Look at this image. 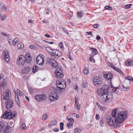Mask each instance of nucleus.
Returning a JSON list of instances; mask_svg holds the SVG:
<instances>
[{"label": "nucleus", "instance_id": "15", "mask_svg": "<svg viewBox=\"0 0 133 133\" xmlns=\"http://www.w3.org/2000/svg\"><path fill=\"white\" fill-rule=\"evenodd\" d=\"M129 82L127 80H125L123 84H122V86L123 89L125 91L128 90L129 88L128 86L129 84Z\"/></svg>", "mask_w": 133, "mask_h": 133}, {"label": "nucleus", "instance_id": "50", "mask_svg": "<svg viewBox=\"0 0 133 133\" xmlns=\"http://www.w3.org/2000/svg\"><path fill=\"white\" fill-rule=\"evenodd\" d=\"M4 5L3 2H0V9L2 10Z\"/></svg>", "mask_w": 133, "mask_h": 133}, {"label": "nucleus", "instance_id": "44", "mask_svg": "<svg viewBox=\"0 0 133 133\" xmlns=\"http://www.w3.org/2000/svg\"><path fill=\"white\" fill-rule=\"evenodd\" d=\"M51 124L50 125L51 126L52 125H55L57 124V122L56 120H54L51 122Z\"/></svg>", "mask_w": 133, "mask_h": 133}, {"label": "nucleus", "instance_id": "24", "mask_svg": "<svg viewBox=\"0 0 133 133\" xmlns=\"http://www.w3.org/2000/svg\"><path fill=\"white\" fill-rule=\"evenodd\" d=\"M90 50H92V54L91 55L92 56H94L95 55L97 54L98 52L97 50L93 48H91L90 49Z\"/></svg>", "mask_w": 133, "mask_h": 133}, {"label": "nucleus", "instance_id": "62", "mask_svg": "<svg viewBox=\"0 0 133 133\" xmlns=\"http://www.w3.org/2000/svg\"><path fill=\"white\" fill-rule=\"evenodd\" d=\"M113 68L114 69H115V70H116L117 71H118V70L119 69V68L115 66H114Z\"/></svg>", "mask_w": 133, "mask_h": 133}, {"label": "nucleus", "instance_id": "18", "mask_svg": "<svg viewBox=\"0 0 133 133\" xmlns=\"http://www.w3.org/2000/svg\"><path fill=\"white\" fill-rule=\"evenodd\" d=\"M52 53L59 57H61L62 56V53L61 52L56 50L53 49Z\"/></svg>", "mask_w": 133, "mask_h": 133}, {"label": "nucleus", "instance_id": "37", "mask_svg": "<svg viewBox=\"0 0 133 133\" xmlns=\"http://www.w3.org/2000/svg\"><path fill=\"white\" fill-rule=\"evenodd\" d=\"M83 73L86 75L88 74L89 73V69L88 68H84L83 71Z\"/></svg>", "mask_w": 133, "mask_h": 133}, {"label": "nucleus", "instance_id": "6", "mask_svg": "<svg viewBox=\"0 0 133 133\" xmlns=\"http://www.w3.org/2000/svg\"><path fill=\"white\" fill-rule=\"evenodd\" d=\"M24 56L23 55H20L17 58L16 64L18 65H23L25 63Z\"/></svg>", "mask_w": 133, "mask_h": 133}, {"label": "nucleus", "instance_id": "48", "mask_svg": "<svg viewBox=\"0 0 133 133\" xmlns=\"http://www.w3.org/2000/svg\"><path fill=\"white\" fill-rule=\"evenodd\" d=\"M59 46L61 49H63L64 46L63 44V43L61 42L59 44Z\"/></svg>", "mask_w": 133, "mask_h": 133}, {"label": "nucleus", "instance_id": "26", "mask_svg": "<svg viewBox=\"0 0 133 133\" xmlns=\"http://www.w3.org/2000/svg\"><path fill=\"white\" fill-rule=\"evenodd\" d=\"M117 109H113L112 112V115L113 117H115L116 116L117 113Z\"/></svg>", "mask_w": 133, "mask_h": 133}, {"label": "nucleus", "instance_id": "23", "mask_svg": "<svg viewBox=\"0 0 133 133\" xmlns=\"http://www.w3.org/2000/svg\"><path fill=\"white\" fill-rule=\"evenodd\" d=\"M10 127L8 126H5L4 127L3 133H10L9 131Z\"/></svg>", "mask_w": 133, "mask_h": 133}, {"label": "nucleus", "instance_id": "19", "mask_svg": "<svg viewBox=\"0 0 133 133\" xmlns=\"http://www.w3.org/2000/svg\"><path fill=\"white\" fill-rule=\"evenodd\" d=\"M104 77L107 79H111L112 77V74L111 73H109L108 74H105L104 75Z\"/></svg>", "mask_w": 133, "mask_h": 133}, {"label": "nucleus", "instance_id": "4", "mask_svg": "<svg viewBox=\"0 0 133 133\" xmlns=\"http://www.w3.org/2000/svg\"><path fill=\"white\" fill-rule=\"evenodd\" d=\"M16 115L15 113H12L11 110H8L2 115V117L3 118L10 119L14 118Z\"/></svg>", "mask_w": 133, "mask_h": 133}, {"label": "nucleus", "instance_id": "7", "mask_svg": "<svg viewBox=\"0 0 133 133\" xmlns=\"http://www.w3.org/2000/svg\"><path fill=\"white\" fill-rule=\"evenodd\" d=\"M36 61L37 64L39 65H43L44 63V56L41 54L38 55L36 58Z\"/></svg>", "mask_w": 133, "mask_h": 133}, {"label": "nucleus", "instance_id": "64", "mask_svg": "<svg viewBox=\"0 0 133 133\" xmlns=\"http://www.w3.org/2000/svg\"><path fill=\"white\" fill-rule=\"evenodd\" d=\"M54 130L55 131L57 132L59 131V129L57 128H55L54 129Z\"/></svg>", "mask_w": 133, "mask_h": 133}, {"label": "nucleus", "instance_id": "51", "mask_svg": "<svg viewBox=\"0 0 133 133\" xmlns=\"http://www.w3.org/2000/svg\"><path fill=\"white\" fill-rule=\"evenodd\" d=\"M105 9L106 10H111L112 8L111 6H107L105 7Z\"/></svg>", "mask_w": 133, "mask_h": 133}, {"label": "nucleus", "instance_id": "60", "mask_svg": "<svg viewBox=\"0 0 133 133\" xmlns=\"http://www.w3.org/2000/svg\"><path fill=\"white\" fill-rule=\"evenodd\" d=\"M6 18V16L5 15H3L1 17V19L2 20H4Z\"/></svg>", "mask_w": 133, "mask_h": 133}, {"label": "nucleus", "instance_id": "55", "mask_svg": "<svg viewBox=\"0 0 133 133\" xmlns=\"http://www.w3.org/2000/svg\"><path fill=\"white\" fill-rule=\"evenodd\" d=\"M100 125L101 127H103L104 125V123L102 119H101L100 122Z\"/></svg>", "mask_w": 133, "mask_h": 133}, {"label": "nucleus", "instance_id": "25", "mask_svg": "<svg viewBox=\"0 0 133 133\" xmlns=\"http://www.w3.org/2000/svg\"><path fill=\"white\" fill-rule=\"evenodd\" d=\"M30 69L28 68H25L22 70V72L24 74H28L30 71Z\"/></svg>", "mask_w": 133, "mask_h": 133}, {"label": "nucleus", "instance_id": "20", "mask_svg": "<svg viewBox=\"0 0 133 133\" xmlns=\"http://www.w3.org/2000/svg\"><path fill=\"white\" fill-rule=\"evenodd\" d=\"M13 102L12 101L10 100L8 101L7 102L6 107L7 109H10L13 105Z\"/></svg>", "mask_w": 133, "mask_h": 133}, {"label": "nucleus", "instance_id": "30", "mask_svg": "<svg viewBox=\"0 0 133 133\" xmlns=\"http://www.w3.org/2000/svg\"><path fill=\"white\" fill-rule=\"evenodd\" d=\"M111 88H112V90H113V91H112V92H114L115 93H118V91H116V90L118 89L117 87H115L112 86Z\"/></svg>", "mask_w": 133, "mask_h": 133}, {"label": "nucleus", "instance_id": "40", "mask_svg": "<svg viewBox=\"0 0 133 133\" xmlns=\"http://www.w3.org/2000/svg\"><path fill=\"white\" fill-rule=\"evenodd\" d=\"M20 129L22 130H23L25 129L26 125L24 123L23 124H22L21 126Z\"/></svg>", "mask_w": 133, "mask_h": 133}, {"label": "nucleus", "instance_id": "9", "mask_svg": "<svg viewBox=\"0 0 133 133\" xmlns=\"http://www.w3.org/2000/svg\"><path fill=\"white\" fill-rule=\"evenodd\" d=\"M35 98L37 101L41 102L45 100L47 98V97L45 94H38L35 96Z\"/></svg>", "mask_w": 133, "mask_h": 133}, {"label": "nucleus", "instance_id": "45", "mask_svg": "<svg viewBox=\"0 0 133 133\" xmlns=\"http://www.w3.org/2000/svg\"><path fill=\"white\" fill-rule=\"evenodd\" d=\"M48 118V115L47 114H44L42 116V119L43 120L47 119Z\"/></svg>", "mask_w": 133, "mask_h": 133}, {"label": "nucleus", "instance_id": "36", "mask_svg": "<svg viewBox=\"0 0 133 133\" xmlns=\"http://www.w3.org/2000/svg\"><path fill=\"white\" fill-rule=\"evenodd\" d=\"M46 50L49 52L52 53L53 49H52L50 47H47L45 48Z\"/></svg>", "mask_w": 133, "mask_h": 133}, {"label": "nucleus", "instance_id": "47", "mask_svg": "<svg viewBox=\"0 0 133 133\" xmlns=\"http://www.w3.org/2000/svg\"><path fill=\"white\" fill-rule=\"evenodd\" d=\"M60 128L61 130H62L63 129V123L62 122H61L60 123Z\"/></svg>", "mask_w": 133, "mask_h": 133}, {"label": "nucleus", "instance_id": "61", "mask_svg": "<svg viewBox=\"0 0 133 133\" xmlns=\"http://www.w3.org/2000/svg\"><path fill=\"white\" fill-rule=\"evenodd\" d=\"M99 116L98 114H96V118L97 119H99Z\"/></svg>", "mask_w": 133, "mask_h": 133}, {"label": "nucleus", "instance_id": "32", "mask_svg": "<svg viewBox=\"0 0 133 133\" xmlns=\"http://www.w3.org/2000/svg\"><path fill=\"white\" fill-rule=\"evenodd\" d=\"M1 10L3 11H9L8 7L4 5Z\"/></svg>", "mask_w": 133, "mask_h": 133}, {"label": "nucleus", "instance_id": "41", "mask_svg": "<svg viewBox=\"0 0 133 133\" xmlns=\"http://www.w3.org/2000/svg\"><path fill=\"white\" fill-rule=\"evenodd\" d=\"M73 123L72 122H68L67 124V126L69 128H70L72 126Z\"/></svg>", "mask_w": 133, "mask_h": 133}, {"label": "nucleus", "instance_id": "8", "mask_svg": "<svg viewBox=\"0 0 133 133\" xmlns=\"http://www.w3.org/2000/svg\"><path fill=\"white\" fill-rule=\"evenodd\" d=\"M56 83L57 87L60 89H64L66 87V82L64 80L56 81Z\"/></svg>", "mask_w": 133, "mask_h": 133}, {"label": "nucleus", "instance_id": "49", "mask_svg": "<svg viewBox=\"0 0 133 133\" xmlns=\"http://www.w3.org/2000/svg\"><path fill=\"white\" fill-rule=\"evenodd\" d=\"M2 122H0V132L2 130V128H3V125L2 124Z\"/></svg>", "mask_w": 133, "mask_h": 133}, {"label": "nucleus", "instance_id": "39", "mask_svg": "<svg viewBox=\"0 0 133 133\" xmlns=\"http://www.w3.org/2000/svg\"><path fill=\"white\" fill-rule=\"evenodd\" d=\"M38 69V67L37 66H34L32 69V72L33 73L35 72Z\"/></svg>", "mask_w": 133, "mask_h": 133}, {"label": "nucleus", "instance_id": "43", "mask_svg": "<svg viewBox=\"0 0 133 133\" xmlns=\"http://www.w3.org/2000/svg\"><path fill=\"white\" fill-rule=\"evenodd\" d=\"M132 5V4H127L125 5L124 6V8H125V9H128Z\"/></svg>", "mask_w": 133, "mask_h": 133}, {"label": "nucleus", "instance_id": "38", "mask_svg": "<svg viewBox=\"0 0 133 133\" xmlns=\"http://www.w3.org/2000/svg\"><path fill=\"white\" fill-rule=\"evenodd\" d=\"M94 56H92L90 55V56L89 60L90 61L94 63H95V60L94 58H93V57Z\"/></svg>", "mask_w": 133, "mask_h": 133}, {"label": "nucleus", "instance_id": "16", "mask_svg": "<svg viewBox=\"0 0 133 133\" xmlns=\"http://www.w3.org/2000/svg\"><path fill=\"white\" fill-rule=\"evenodd\" d=\"M93 82L95 85H100L101 84V81L100 79L98 77H95L93 79Z\"/></svg>", "mask_w": 133, "mask_h": 133}, {"label": "nucleus", "instance_id": "58", "mask_svg": "<svg viewBox=\"0 0 133 133\" xmlns=\"http://www.w3.org/2000/svg\"><path fill=\"white\" fill-rule=\"evenodd\" d=\"M3 75L2 74H1L0 75V82H1V79H3Z\"/></svg>", "mask_w": 133, "mask_h": 133}, {"label": "nucleus", "instance_id": "59", "mask_svg": "<svg viewBox=\"0 0 133 133\" xmlns=\"http://www.w3.org/2000/svg\"><path fill=\"white\" fill-rule=\"evenodd\" d=\"M68 120L70 121V122H72L73 123V122L74 121V119L71 118H69Z\"/></svg>", "mask_w": 133, "mask_h": 133}, {"label": "nucleus", "instance_id": "57", "mask_svg": "<svg viewBox=\"0 0 133 133\" xmlns=\"http://www.w3.org/2000/svg\"><path fill=\"white\" fill-rule=\"evenodd\" d=\"M107 64L110 66H111V67L113 68L114 66V65L111 64L110 62H108L107 63Z\"/></svg>", "mask_w": 133, "mask_h": 133}, {"label": "nucleus", "instance_id": "17", "mask_svg": "<svg viewBox=\"0 0 133 133\" xmlns=\"http://www.w3.org/2000/svg\"><path fill=\"white\" fill-rule=\"evenodd\" d=\"M25 59L27 63L30 62L31 60V58L30 54L28 52L26 54L25 56Z\"/></svg>", "mask_w": 133, "mask_h": 133}, {"label": "nucleus", "instance_id": "28", "mask_svg": "<svg viewBox=\"0 0 133 133\" xmlns=\"http://www.w3.org/2000/svg\"><path fill=\"white\" fill-rule=\"evenodd\" d=\"M88 82L85 81L81 85V86L83 88H87L88 86Z\"/></svg>", "mask_w": 133, "mask_h": 133}, {"label": "nucleus", "instance_id": "27", "mask_svg": "<svg viewBox=\"0 0 133 133\" xmlns=\"http://www.w3.org/2000/svg\"><path fill=\"white\" fill-rule=\"evenodd\" d=\"M17 92L19 96H24V93L21 91H20L19 89H17Z\"/></svg>", "mask_w": 133, "mask_h": 133}, {"label": "nucleus", "instance_id": "46", "mask_svg": "<svg viewBox=\"0 0 133 133\" xmlns=\"http://www.w3.org/2000/svg\"><path fill=\"white\" fill-rule=\"evenodd\" d=\"M125 78L126 79V80H130L131 81H133V78H132V77L130 76L126 77H125Z\"/></svg>", "mask_w": 133, "mask_h": 133}, {"label": "nucleus", "instance_id": "3", "mask_svg": "<svg viewBox=\"0 0 133 133\" xmlns=\"http://www.w3.org/2000/svg\"><path fill=\"white\" fill-rule=\"evenodd\" d=\"M109 86L108 85H105L102 86L101 88H99L97 90V92L98 94L102 96L104 95L108 91Z\"/></svg>", "mask_w": 133, "mask_h": 133}, {"label": "nucleus", "instance_id": "12", "mask_svg": "<svg viewBox=\"0 0 133 133\" xmlns=\"http://www.w3.org/2000/svg\"><path fill=\"white\" fill-rule=\"evenodd\" d=\"M11 95V92L8 89L4 91V93L3 95V100H7L9 99L10 96Z\"/></svg>", "mask_w": 133, "mask_h": 133}, {"label": "nucleus", "instance_id": "35", "mask_svg": "<svg viewBox=\"0 0 133 133\" xmlns=\"http://www.w3.org/2000/svg\"><path fill=\"white\" fill-rule=\"evenodd\" d=\"M75 107L78 110H79L80 109V106L78 104V103H75Z\"/></svg>", "mask_w": 133, "mask_h": 133}, {"label": "nucleus", "instance_id": "2", "mask_svg": "<svg viewBox=\"0 0 133 133\" xmlns=\"http://www.w3.org/2000/svg\"><path fill=\"white\" fill-rule=\"evenodd\" d=\"M112 95L111 93H106L100 97L101 100L105 103H108L111 101L112 98Z\"/></svg>", "mask_w": 133, "mask_h": 133}, {"label": "nucleus", "instance_id": "29", "mask_svg": "<svg viewBox=\"0 0 133 133\" xmlns=\"http://www.w3.org/2000/svg\"><path fill=\"white\" fill-rule=\"evenodd\" d=\"M47 62L48 63L50 64H52V63L55 62V60L52 59L48 58L47 59Z\"/></svg>", "mask_w": 133, "mask_h": 133}, {"label": "nucleus", "instance_id": "21", "mask_svg": "<svg viewBox=\"0 0 133 133\" xmlns=\"http://www.w3.org/2000/svg\"><path fill=\"white\" fill-rule=\"evenodd\" d=\"M19 39L18 38H15L14 40L12 42H11L10 41H9V43L10 44L12 45L13 44L14 46H15L17 43L19 41Z\"/></svg>", "mask_w": 133, "mask_h": 133}, {"label": "nucleus", "instance_id": "13", "mask_svg": "<svg viewBox=\"0 0 133 133\" xmlns=\"http://www.w3.org/2000/svg\"><path fill=\"white\" fill-rule=\"evenodd\" d=\"M106 122L108 125L109 126L112 127L114 126L115 124L113 119L109 116L107 117L106 118Z\"/></svg>", "mask_w": 133, "mask_h": 133}, {"label": "nucleus", "instance_id": "11", "mask_svg": "<svg viewBox=\"0 0 133 133\" xmlns=\"http://www.w3.org/2000/svg\"><path fill=\"white\" fill-rule=\"evenodd\" d=\"M55 76L58 78H62L64 76V75L63 74L61 69L60 68H57L55 74Z\"/></svg>", "mask_w": 133, "mask_h": 133}, {"label": "nucleus", "instance_id": "34", "mask_svg": "<svg viewBox=\"0 0 133 133\" xmlns=\"http://www.w3.org/2000/svg\"><path fill=\"white\" fill-rule=\"evenodd\" d=\"M58 63L57 62H56L55 61V62H54L53 63H52V64H51V65H52V66L53 68H55L57 67V65H58Z\"/></svg>", "mask_w": 133, "mask_h": 133}, {"label": "nucleus", "instance_id": "14", "mask_svg": "<svg viewBox=\"0 0 133 133\" xmlns=\"http://www.w3.org/2000/svg\"><path fill=\"white\" fill-rule=\"evenodd\" d=\"M3 55L5 61L7 62H8L9 60V57L8 50H4Z\"/></svg>", "mask_w": 133, "mask_h": 133}, {"label": "nucleus", "instance_id": "52", "mask_svg": "<svg viewBox=\"0 0 133 133\" xmlns=\"http://www.w3.org/2000/svg\"><path fill=\"white\" fill-rule=\"evenodd\" d=\"M77 14L78 15L79 17H81L83 16V14L81 11L78 12Z\"/></svg>", "mask_w": 133, "mask_h": 133}, {"label": "nucleus", "instance_id": "53", "mask_svg": "<svg viewBox=\"0 0 133 133\" xmlns=\"http://www.w3.org/2000/svg\"><path fill=\"white\" fill-rule=\"evenodd\" d=\"M99 108L100 110L101 111H104L106 110V109L105 107L101 106H100Z\"/></svg>", "mask_w": 133, "mask_h": 133}, {"label": "nucleus", "instance_id": "33", "mask_svg": "<svg viewBox=\"0 0 133 133\" xmlns=\"http://www.w3.org/2000/svg\"><path fill=\"white\" fill-rule=\"evenodd\" d=\"M24 47V45L22 43L18 44L17 45V48L19 49L22 48Z\"/></svg>", "mask_w": 133, "mask_h": 133}, {"label": "nucleus", "instance_id": "1", "mask_svg": "<svg viewBox=\"0 0 133 133\" xmlns=\"http://www.w3.org/2000/svg\"><path fill=\"white\" fill-rule=\"evenodd\" d=\"M127 115L125 111H118L115 118V124L116 127H119V124L122 123L127 118Z\"/></svg>", "mask_w": 133, "mask_h": 133}, {"label": "nucleus", "instance_id": "42", "mask_svg": "<svg viewBox=\"0 0 133 133\" xmlns=\"http://www.w3.org/2000/svg\"><path fill=\"white\" fill-rule=\"evenodd\" d=\"M74 131L75 133H78L81 132V130L79 128H76L74 130Z\"/></svg>", "mask_w": 133, "mask_h": 133}, {"label": "nucleus", "instance_id": "31", "mask_svg": "<svg viewBox=\"0 0 133 133\" xmlns=\"http://www.w3.org/2000/svg\"><path fill=\"white\" fill-rule=\"evenodd\" d=\"M16 95H16L15 96V101L17 104L18 105H19L20 102L19 101L18 97L17 94Z\"/></svg>", "mask_w": 133, "mask_h": 133}, {"label": "nucleus", "instance_id": "63", "mask_svg": "<svg viewBox=\"0 0 133 133\" xmlns=\"http://www.w3.org/2000/svg\"><path fill=\"white\" fill-rule=\"evenodd\" d=\"M45 37L48 38H49L50 37V36L48 34H46L45 35Z\"/></svg>", "mask_w": 133, "mask_h": 133}, {"label": "nucleus", "instance_id": "10", "mask_svg": "<svg viewBox=\"0 0 133 133\" xmlns=\"http://www.w3.org/2000/svg\"><path fill=\"white\" fill-rule=\"evenodd\" d=\"M7 84V81L5 79H3V80L1 81V82L0 87L1 93L4 91L5 89V91L6 90L5 89L6 87L5 86Z\"/></svg>", "mask_w": 133, "mask_h": 133}, {"label": "nucleus", "instance_id": "54", "mask_svg": "<svg viewBox=\"0 0 133 133\" xmlns=\"http://www.w3.org/2000/svg\"><path fill=\"white\" fill-rule=\"evenodd\" d=\"M29 48L32 49H35L36 48V46L33 45H31L29 46Z\"/></svg>", "mask_w": 133, "mask_h": 133}, {"label": "nucleus", "instance_id": "56", "mask_svg": "<svg viewBox=\"0 0 133 133\" xmlns=\"http://www.w3.org/2000/svg\"><path fill=\"white\" fill-rule=\"evenodd\" d=\"M99 25L97 24H95L93 25V27L95 28H97L98 27Z\"/></svg>", "mask_w": 133, "mask_h": 133}, {"label": "nucleus", "instance_id": "22", "mask_svg": "<svg viewBox=\"0 0 133 133\" xmlns=\"http://www.w3.org/2000/svg\"><path fill=\"white\" fill-rule=\"evenodd\" d=\"M125 64L127 66H132L133 65V60L132 59H128L125 62Z\"/></svg>", "mask_w": 133, "mask_h": 133}, {"label": "nucleus", "instance_id": "5", "mask_svg": "<svg viewBox=\"0 0 133 133\" xmlns=\"http://www.w3.org/2000/svg\"><path fill=\"white\" fill-rule=\"evenodd\" d=\"M58 95L55 91H52L49 94V98L51 102H55L58 100Z\"/></svg>", "mask_w": 133, "mask_h": 133}]
</instances>
